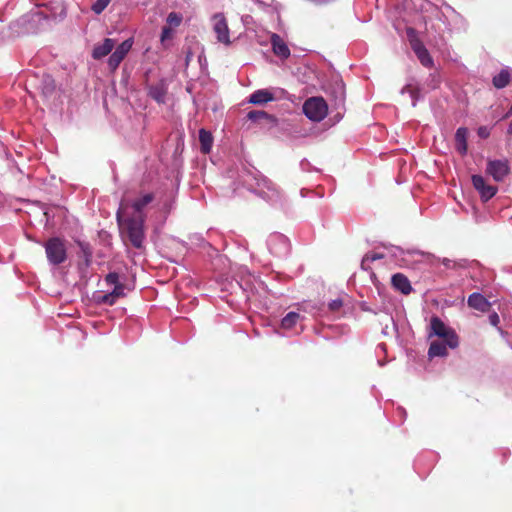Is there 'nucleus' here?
I'll return each mask as SVG.
<instances>
[{
    "label": "nucleus",
    "instance_id": "nucleus-1",
    "mask_svg": "<svg viewBox=\"0 0 512 512\" xmlns=\"http://www.w3.org/2000/svg\"><path fill=\"white\" fill-rule=\"evenodd\" d=\"M126 208L123 203H121L120 208L117 212V219L122 227L123 233L125 237L130 241V243L135 248H141L143 246V242L145 240L144 233V215H134L124 222L121 221L122 214L125 213Z\"/></svg>",
    "mask_w": 512,
    "mask_h": 512
},
{
    "label": "nucleus",
    "instance_id": "nucleus-2",
    "mask_svg": "<svg viewBox=\"0 0 512 512\" xmlns=\"http://www.w3.org/2000/svg\"><path fill=\"white\" fill-rule=\"evenodd\" d=\"M437 336L447 342L451 349H455L459 345V339L455 331L444 324L438 317H432L430 320L429 337Z\"/></svg>",
    "mask_w": 512,
    "mask_h": 512
},
{
    "label": "nucleus",
    "instance_id": "nucleus-3",
    "mask_svg": "<svg viewBox=\"0 0 512 512\" xmlns=\"http://www.w3.org/2000/svg\"><path fill=\"white\" fill-rule=\"evenodd\" d=\"M304 114L314 122L323 120L328 112V106L322 97H311L304 102Z\"/></svg>",
    "mask_w": 512,
    "mask_h": 512
},
{
    "label": "nucleus",
    "instance_id": "nucleus-4",
    "mask_svg": "<svg viewBox=\"0 0 512 512\" xmlns=\"http://www.w3.org/2000/svg\"><path fill=\"white\" fill-rule=\"evenodd\" d=\"M45 251L48 261L53 265H59L66 260V247L60 238L49 239L45 244Z\"/></svg>",
    "mask_w": 512,
    "mask_h": 512
},
{
    "label": "nucleus",
    "instance_id": "nucleus-5",
    "mask_svg": "<svg viewBox=\"0 0 512 512\" xmlns=\"http://www.w3.org/2000/svg\"><path fill=\"white\" fill-rule=\"evenodd\" d=\"M211 23L217 41L225 46H229L231 44L230 30L225 16L222 13H216L211 17Z\"/></svg>",
    "mask_w": 512,
    "mask_h": 512
},
{
    "label": "nucleus",
    "instance_id": "nucleus-6",
    "mask_svg": "<svg viewBox=\"0 0 512 512\" xmlns=\"http://www.w3.org/2000/svg\"><path fill=\"white\" fill-rule=\"evenodd\" d=\"M255 192L264 199L276 202L280 199V191L277 186L268 178L261 177L257 179Z\"/></svg>",
    "mask_w": 512,
    "mask_h": 512
},
{
    "label": "nucleus",
    "instance_id": "nucleus-7",
    "mask_svg": "<svg viewBox=\"0 0 512 512\" xmlns=\"http://www.w3.org/2000/svg\"><path fill=\"white\" fill-rule=\"evenodd\" d=\"M509 170L507 160H489L487 162L486 173L497 182L503 181Z\"/></svg>",
    "mask_w": 512,
    "mask_h": 512
},
{
    "label": "nucleus",
    "instance_id": "nucleus-8",
    "mask_svg": "<svg viewBox=\"0 0 512 512\" xmlns=\"http://www.w3.org/2000/svg\"><path fill=\"white\" fill-rule=\"evenodd\" d=\"M132 44V39H127L116 47L115 51L111 54V56L108 59V66L112 71L117 69L119 64L122 62V60L125 58L127 53L132 48Z\"/></svg>",
    "mask_w": 512,
    "mask_h": 512
},
{
    "label": "nucleus",
    "instance_id": "nucleus-9",
    "mask_svg": "<svg viewBox=\"0 0 512 512\" xmlns=\"http://www.w3.org/2000/svg\"><path fill=\"white\" fill-rule=\"evenodd\" d=\"M472 183L474 188L479 192L483 201L490 200L497 192V187L490 185L481 175H473Z\"/></svg>",
    "mask_w": 512,
    "mask_h": 512
},
{
    "label": "nucleus",
    "instance_id": "nucleus-10",
    "mask_svg": "<svg viewBox=\"0 0 512 512\" xmlns=\"http://www.w3.org/2000/svg\"><path fill=\"white\" fill-rule=\"evenodd\" d=\"M268 247L273 254L283 256L289 252V240L282 234H273L268 239Z\"/></svg>",
    "mask_w": 512,
    "mask_h": 512
},
{
    "label": "nucleus",
    "instance_id": "nucleus-11",
    "mask_svg": "<svg viewBox=\"0 0 512 512\" xmlns=\"http://www.w3.org/2000/svg\"><path fill=\"white\" fill-rule=\"evenodd\" d=\"M272 50L274 54L280 58L286 59L290 56V49L284 40L276 33H273L270 37Z\"/></svg>",
    "mask_w": 512,
    "mask_h": 512
},
{
    "label": "nucleus",
    "instance_id": "nucleus-12",
    "mask_svg": "<svg viewBox=\"0 0 512 512\" xmlns=\"http://www.w3.org/2000/svg\"><path fill=\"white\" fill-rule=\"evenodd\" d=\"M115 46V41L110 38H106L102 43H98L94 46L92 51V57L94 59H101L107 56Z\"/></svg>",
    "mask_w": 512,
    "mask_h": 512
},
{
    "label": "nucleus",
    "instance_id": "nucleus-13",
    "mask_svg": "<svg viewBox=\"0 0 512 512\" xmlns=\"http://www.w3.org/2000/svg\"><path fill=\"white\" fill-rule=\"evenodd\" d=\"M412 49L418 57L421 64L425 67H430L433 64V60L428 52V50L424 47V45L419 41L412 42Z\"/></svg>",
    "mask_w": 512,
    "mask_h": 512
},
{
    "label": "nucleus",
    "instance_id": "nucleus-14",
    "mask_svg": "<svg viewBox=\"0 0 512 512\" xmlns=\"http://www.w3.org/2000/svg\"><path fill=\"white\" fill-rule=\"evenodd\" d=\"M468 305L478 311L486 312L490 308L488 300L480 293H473L468 297Z\"/></svg>",
    "mask_w": 512,
    "mask_h": 512
},
{
    "label": "nucleus",
    "instance_id": "nucleus-15",
    "mask_svg": "<svg viewBox=\"0 0 512 512\" xmlns=\"http://www.w3.org/2000/svg\"><path fill=\"white\" fill-rule=\"evenodd\" d=\"M274 100V95L268 89H259L249 97V102L255 105H263Z\"/></svg>",
    "mask_w": 512,
    "mask_h": 512
},
{
    "label": "nucleus",
    "instance_id": "nucleus-16",
    "mask_svg": "<svg viewBox=\"0 0 512 512\" xmlns=\"http://www.w3.org/2000/svg\"><path fill=\"white\" fill-rule=\"evenodd\" d=\"M448 348L447 342L445 340L443 341H432L428 350V356L430 358L433 357H445L448 355Z\"/></svg>",
    "mask_w": 512,
    "mask_h": 512
},
{
    "label": "nucleus",
    "instance_id": "nucleus-17",
    "mask_svg": "<svg viewBox=\"0 0 512 512\" xmlns=\"http://www.w3.org/2000/svg\"><path fill=\"white\" fill-rule=\"evenodd\" d=\"M392 285L395 289L399 290L403 294H409L412 290L411 284L408 278L400 273H397L392 276Z\"/></svg>",
    "mask_w": 512,
    "mask_h": 512
},
{
    "label": "nucleus",
    "instance_id": "nucleus-18",
    "mask_svg": "<svg viewBox=\"0 0 512 512\" xmlns=\"http://www.w3.org/2000/svg\"><path fill=\"white\" fill-rule=\"evenodd\" d=\"M467 136L468 130L466 128L460 127L457 129L455 134V147L461 155H465L467 152Z\"/></svg>",
    "mask_w": 512,
    "mask_h": 512
},
{
    "label": "nucleus",
    "instance_id": "nucleus-19",
    "mask_svg": "<svg viewBox=\"0 0 512 512\" xmlns=\"http://www.w3.org/2000/svg\"><path fill=\"white\" fill-rule=\"evenodd\" d=\"M510 71L508 68L502 69L497 75L493 77V85L497 89H502L509 84L510 81Z\"/></svg>",
    "mask_w": 512,
    "mask_h": 512
},
{
    "label": "nucleus",
    "instance_id": "nucleus-20",
    "mask_svg": "<svg viewBox=\"0 0 512 512\" xmlns=\"http://www.w3.org/2000/svg\"><path fill=\"white\" fill-rule=\"evenodd\" d=\"M199 141L201 145V151L205 154L209 153L213 144V137L210 132L205 129L199 131Z\"/></svg>",
    "mask_w": 512,
    "mask_h": 512
},
{
    "label": "nucleus",
    "instance_id": "nucleus-21",
    "mask_svg": "<svg viewBox=\"0 0 512 512\" xmlns=\"http://www.w3.org/2000/svg\"><path fill=\"white\" fill-rule=\"evenodd\" d=\"M167 89L163 83L151 86L149 89V95L158 103H164Z\"/></svg>",
    "mask_w": 512,
    "mask_h": 512
},
{
    "label": "nucleus",
    "instance_id": "nucleus-22",
    "mask_svg": "<svg viewBox=\"0 0 512 512\" xmlns=\"http://www.w3.org/2000/svg\"><path fill=\"white\" fill-rule=\"evenodd\" d=\"M154 196L151 193L145 194L141 198L135 200L132 204V208L134 209L135 215H143L142 210L144 207H146L149 203L152 202Z\"/></svg>",
    "mask_w": 512,
    "mask_h": 512
},
{
    "label": "nucleus",
    "instance_id": "nucleus-23",
    "mask_svg": "<svg viewBox=\"0 0 512 512\" xmlns=\"http://www.w3.org/2000/svg\"><path fill=\"white\" fill-rule=\"evenodd\" d=\"M300 314L296 312H289L281 321V327L283 329H292L300 320Z\"/></svg>",
    "mask_w": 512,
    "mask_h": 512
},
{
    "label": "nucleus",
    "instance_id": "nucleus-24",
    "mask_svg": "<svg viewBox=\"0 0 512 512\" xmlns=\"http://www.w3.org/2000/svg\"><path fill=\"white\" fill-rule=\"evenodd\" d=\"M247 117H248V119H250L252 121H259L261 119H268V120H271V121L274 120L272 116H270L268 113H266L265 111H262V110L250 111L247 114Z\"/></svg>",
    "mask_w": 512,
    "mask_h": 512
},
{
    "label": "nucleus",
    "instance_id": "nucleus-25",
    "mask_svg": "<svg viewBox=\"0 0 512 512\" xmlns=\"http://www.w3.org/2000/svg\"><path fill=\"white\" fill-rule=\"evenodd\" d=\"M441 262L447 268H464L466 266V260L453 261L448 258H443Z\"/></svg>",
    "mask_w": 512,
    "mask_h": 512
},
{
    "label": "nucleus",
    "instance_id": "nucleus-26",
    "mask_svg": "<svg viewBox=\"0 0 512 512\" xmlns=\"http://www.w3.org/2000/svg\"><path fill=\"white\" fill-rule=\"evenodd\" d=\"M111 0H96L92 5V10L96 14H100L110 3Z\"/></svg>",
    "mask_w": 512,
    "mask_h": 512
},
{
    "label": "nucleus",
    "instance_id": "nucleus-27",
    "mask_svg": "<svg viewBox=\"0 0 512 512\" xmlns=\"http://www.w3.org/2000/svg\"><path fill=\"white\" fill-rule=\"evenodd\" d=\"M181 21H182V17L176 12L169 13V15L167 17L168 24L171 26H174V27L179 26Z\"/></svg>",
    "mask_w": 512,
    "mask_h": 512
},
{
    "label": "nucleus",
    "instance_id": "nucleus-28",
    "mask_svg": "<svg viewBox=\"0 0 512 512\" xmlns=\"http://www.w3.org/2000/svg\"><path fill=\"white\" fill-rule=\"evenodd\" d=\"M105 281L108 285H114L116 286L117 284H120L119 283V275L118 273L116 272H111L109 273L106 278H105Z\"/></svg>",
    "mask_w": 512,
    "mask_h": 512
},
{
    "label": "nucleus",
    "instance_id": "nucleus-29",
    "mask_svg": "<svg viewBox=\"0 0 512 512\" xmlns=\"http://www.w3.org/2000/svg\"><path fill=\"white\" fill-rule=\"evenodd\" d=\"M111 294L118 299L119 297L124 296V286L122 284H117L114 286V289L112 290Z\"/></svg>",
    "mask_w": 512,
    "mask_h": 512
},
{
    "label": "nucleus",
    "instance_id": "nucleus-30",
    "mask_svg": "<svg viewBox=\"0 0 512 512\" xmlns=\"http://www.w3.org/2000/svg\"><path fill=\"white\" fill-rule=\"evenodd\" d=\"M382 258V255L380 254H372V255H365V257L363 258L362 260V267H365L366 263L367 262H372V261H375L377 259H381Z\"/></svg>",
    "mask_w": 512,
    "mask_h": 512
},
{
    "label": "nucleus",
    "instance_id": "nucleus-31",
    "mask_svg": "<svg viewBox=\"0 0 512 512\" xmlns=\"http://www.w3.org/2000/svg\"><path fill=\"white\" fill-rule=\"evenodd\" d=\"M343 305V302L340 298H337L335 300H332L330 303H329V309L331 311H338Z\"/></svg>",
    "mask_w": 512,
    "mask_h": 512
},
{
    "label": "nucleus",
    "instance_id": "nucleus-32",
    "mask_svg": "<svg viewBox=\"0 0 512 512\" xmlns=\"http://www.w3.org/2000/svg\"><path fill=\"white\" fill-rule=\"evenodd\" d=\"M101 301L104 304L113 305L116 301V298L111 293H108L102 297Z\"/></svg>",
    "mask_w": 512,
    "mask_h": 512
},
{
    "label": "nucleus",
    "instance_id": "nucleus-33",
    "mask_svg": "<svg viewBox=\"0 0 512 512\" xmlns=\"http://www.w3.org/2000/svg\"><path fill=\"white\" fill-rule=\"evenodd\" d=\"M81 249H82V251H83V253L85 255L86 263L88 264L89 261H90L92 253H91L88 245L81 244Z\"/></svg>",
    "mask_w": 512,
    "mask_h": 512
},
{
    "label": "nucleus",
    "instance_id": "nucleus-34",
    "mask_svg": "<svg viewBox=\"0 0 512 512\" xmlns=\"http://www.w3.org/2000/svg\"><path fill=\"white\" fill-rule=\"evenodd\" d=\"M172 30L169 27H163L162 33H161V41H164L165 39H168L171 37Z\"/></svg>",
    "mask_w": 512,
    "mask_h": 512
},
{
    "label": "nucleus",
    "instance_id": "nucleus-35",
    "mask_svg": "<svg viewBox=\"0 0 512 512\" xmlns=\"http://www.w3.org/2000/svg\"><path fill=\"white\" fill-rule=\"evenodd\" d=\"M489 322L491 325L493 326H497L500 322V319H499V316L497 313H492L491 315H489Z\"/></svg>",
    "mask_w": 512,
    "mask_h": 512
},
{
    "label": "nucleus",
    "instance_id": "nucleus-36",
    "mask_svg": "<svg viewBox=\"0 0 512 512\" xmlns=\"http://www.w3.org/2000/svg\"><path fill=\"white\" fill-rule=\"evenodd\" d=\"M478 134L481 137H487L488 136V132H487L486 128H484V127H480L479 128Z\"/></svg>",
    "mask_w": 512,
    "mask_h": 512
},
{
    "label": "nucleus",
    "instance_id": "nucleus-37",
    "mask_svg": "<svg viewBox=\"0 0 512 512\" xmlns=\"http://www.w3.org/2000/svg\"><path fill=\"white\" fill-rule=\"evenodd\" d=\"M406 91H409L411 93L412 97L414 98V91L410 89V86H405L402 89V93H405Z\"/></svg>",
    "mask_w": 512,
    "mask_h": 512
},
{
    "label": "nucleus",
    "instance_id": "nucleus-38",
    "mask_svg": "<svg viewBox=\"0 0 512 512\" xmlns=\"http://www.w3.org/2000/svg\"><path fill=\"white\" fill-rule=\"evenodd\" d=\"M507 132H508L509 134H512V121H511V122H510V124H509V127H508Z\"/></svg>",
    "mask_w": 512,
    "mask_h": 512
}]
</instances>
